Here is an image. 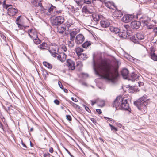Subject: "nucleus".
<instances>
[{"instance_id":"obj_1","label":"nucleus","mask_w":157,"mask_h":157,"mask_svg":"<svg viewBox=\"0 0 157 157\" xmlns=\"http://www.w3.org/2000/svg\"><path fill=\"white\" fill-rule=\"evenodd\" d=\"M93 60L94 69L95 74L100 76L99 72L102 74V77L106 80L114 82L118 76V72L110 64L105 60H102L95 67V63Z\"/></svg>"},{"instance_id":"obj_2","label":"nucleus","mask_w":157,"mask_h":157,"mask_svg":"<svg viewBox=\"0 0 157 157\" xmlns=\"http://www.w3.org/2000/svg\"><path fill=\"white\" fill-rule=\"evenodd\" d=\"M113 107H115L116 109H119L127 110L129 113L131 111L127 100L123 98L121 96H119L116 98L113 104Z\"/></svg>"},{"instance_id":"obj_3","label":"nucleus","mask_w":157,"mask_h":157,"mask_svg":"<svg viewBox=\"0 0 157 157\" xmlns=\"http://www.w3.org/2000/svg\"><path fill=\"white\" fill-rule=\"evenodd\" d=\"M147 98V96L144 95L134 102V105L143 114L146 113L147 112V105L148 103L147 101L146 100Z\"/></svg>"},{"instance_id":"obj_4","label":"nucleus","mask_w":157,"mask_h":157,"mask_svg":"<svg viewBox=\"0 0 157 157\" xmlns=\"http://www.w3.org/2000/svg\"><path fill=\"white\" fill-rule=\"evenodd\" d=\"M6 0H4L3 3V7L4 8L7 9V14L10 16H13L17 13V9L12 7V5L7 4L6 3Z\"/></svg>"},{"instance_id":"obj_5","label":"nucleus","mask_w":157,"mask_h":157,"mask_svg":"<svg viewBox=\"0 0 157 157\" xmlns=\"http://www.w3.org/2000/svg\"><path fill=\"white\" fill-rule=\"evenodd\" d=\"M51 23L53 26H60L64 21V18L61 16H56L51 20Z\"/></svg>"},{"instance_id":"obj_6","label":"nucleus","mask_w":157,"mask_h":157,"mask_svg":"<svg viewBox=\"0 0 157 157\" xmlns=\"http://www.w3.org/2000/svg\"><path fill=\"white\" fill-rule=\"evenodd\" d=\"M144 38V36L143 33H138L134 36H132L131 40L133 42L139 44V41L143 39Z\"/></svg>"},{"instance_id":"obj_7","label":"nucleus","mask_w":157,"mask_h":157,"mask_svg":"<svg viewBox=\"0 0 157 157\" xmlns=\"http://www.w3.org/2000/svg\"><path fill=\"white\" fill-rule=\"evenodd\" d=\"M118 35L120 37L125 39L128 40L130 39L132 35H131V33L125 30H124L123 32H119Z\"/></svg>"},{"instance_id":"obj_8","label":"nucleus","mask_w":157,"mask_h":157,"mask_svg":"<svg viewBox=\"0 0 157 157\" xmlns=\"http://www.w3.org/2000/svg\"><path fill=\"white\" fill-rule=\"evenodd\" d=\"M48 50L52 56L54 57H56L58 54L57 53L58 52V48L56 46H52L49 48Z\"/></svg>"},{"instance_id":"obj_9","label":"nucleus","mask_w":157,"mask_h":157,"mask_svg":"<svg viewBox=\"0 0 157 157\" xmlns=\"http://www.w3.org/2000/svg\"><path fill=\"white\" fill-rule=\"evenodd\" d=\"M134 18V16L132 15L125 14L122 18V21L125 23H128L130 22Z\"/></svg>"},{"instance_id":"obj_10","label":"nucleus","mask_w":157,"mask_h":157,"mask_svg":"<svg viewBox=\"0 0 157 157\" xmlns=\"http://www.w3.org/2000/svg\"><path fill=\"white\" fill-rule=\"evenodd\" d=\"M85 38L84 36L81 34L76 36L75 37V42L77 44H82L84 41Z\"/></svg>"},{"instance_id":"obj_11","label":"nucleus","mask_w":157,"mask_h":157,"mask_svg":"<svg viewBox=\"0 0 157 157\" xmlns=\"http://www.w3.org/2000/svg\"><path fill=\"white\" fill-rule=\"evenodd\" d=\"M29 2L35 6H39L41 7V10L42 11H44L45 9L42 6V4L40 2H38L39 0H29Z\"/></svg>"},{"instance_id":"obj_12","label":"nucleus","mask_w":157,"mask_h":157,"mask_svg":"<svg viewBox=\"0 0 157 157\" xmlns=\"http://www.w3.org/2000/svg\"><path fill=\"white\" fill-rule=\"evenodd\" d=\"M29 36L33 40L37 38V35L36 32L34 30L30 29L28 30Z\"/></svg>"},{"instance_id":"obj_13","label":"nucleus","mask_w":157,"mask_h":157,"mask_svg":"<svg viewBox=\"0 0 157 157\" xmlns=\"http://www.w3.org/2000/svg\"><path fill=\"white\" fill-rule=\"evenodd\" d=\"M74 62L70 59H68L67 61V65L68 67V69L71 70L75 69Z\"/></svg>"},{"instance_id":"obj_14","label":"nucleus","mask_w":157,"mask_h":157,"mask_svg":"<svg viewBox=\"0 0 157 157\" xmlns=\"http://www.w3.org/2000/svg\"><path fill=\"white\" fill-rule=\"evenodd\" d=\"M105 6L108 8L110 9L114 10L117 9V7L114 3L112 1H108L105 3Z\"/></svg>"},{"instance_id":"obj_15","label":"nucleus","mask_w":157,"mask_h":157,"mask_svg":"<svg viewBox=\"0 0 157 157\" xmlns=\"http://www.w3.org/2000/svg\"><path fill=\"white\" fill-rule=\"evenodd\" d=\"M141 25V23L139 21H134L131 22V26L134 29H137L139 28Z\"/></svg>"},{"instance_id":"obj_16","label":"nucleus","mask_w":157,"mask_h":157,"mask_svg":"<svg viewBox=\"0 0 157 157\" xmlns=\"http://www.w3.org/2000/svg\"><path fill=\"white\" fill-rule=\"evenodd\" d=\"M142 22L145 25L147 28L149 29H151L154 27V25L151 22H148L147 20H143Z\"/></svg>"},{"instance_id":"obj_17","label":"nucleus","mask_w":157,"mask_h":157,"mask_svg":"<svg viewBox=\"0 0 157 157\" xmlns=\"http://www.w3.org/2000/svg\"><path fill=\"white\" fill-rule=\"evenodd\" d=\"M139 76L137 75L136 74L132 72L130 75L129 80H131L132 81H135V80L137 81L139 80Z\"/></svg>"},{"instance_id":"obj_18","label":"nucleus","mask_w":157,"mask_h":157,"mask_svg":"<svg viewBox=\"0 0 157 157\" xmlns=\"http://www.w3.org/2000/svg\"><path fill=\"white\" fill-rule=\"evenodd\" d=\"M67 57V55L64 53L61 54L60 55L58 54L56 56L57 59L62 62H63L66 60Z\"/></svg>"},{"instance_id":"obj_19","label":"nucleus","mask_w":157,"mask_h":157,"mask_svg":"<svg viewBox=\"0 0 157 157\" xmlns=\"http://www.w3.org/2000/svg\"><path fill=\"white\" fill-rule=\"evenodd\" d=\"M100 24L102 27L105 28L108 27L110 23L108 20H101L100 21Z\"/></svg>"},{"instance_id":"obj_20","label":"nucleus","mask_w":157,"mask_h":157,"mask_svg":"<svg viewBox=\"0 0 157 157\" xmlns=\"http://www.w3.org/2000/svg\"><path fill=\"white\" fill-rule=\"evenodd\" d=\"M116 10L113 12V15L116 18H119L121 17L123 15V13L121 11L116 9Z\"/></svg>"},{"instance_id":"obj_21","label":"nucleus","mask_w":157,"mask_h":157,"mask_svg":"<svg viewBox=\"0 0 157 157\" xmlns=\"http://www.w3.org/2000/svg\"><path fill=\"white\" fill-rule=\"evenodd\" d=\"M121 73L124 78L126 79L128 78L129 74V71L126 68L123 69L121 71Z\"/></svg>"},{"instance_id":"obj_22","label":"nucleus","mask_w":157,"mask_h":157,"mask_svg":"<svg viewBox=\"0 0 157 157\" xmlns=\"http://www.w3.org/2000/svg\"><path fill=\"white\" fill-rule=\"evenodd\" d=\"M109 29L111 32L114 34L119 33L120 31V29L118 28L114 27L113 26H110L109 28Z\"/></svg>"},{"instance_id":"obj_23","label":"nucleus","mask_w":157,"mask_h":157,"mask_svg":"<svg viewBox=\"0 0 157 157\" xmlns=\"http://www.w3.org/2000/svg\"><path fill=\"white\" fill-rule=\"evenodd\" d=\"M47 44L45 42H44L42 44H40L38 47L41 50H47L48 48V47L47 46Z\"/></svg>"},{"instance_id":"obj_24","label":"nucleus","mask_w":157,"mask_h":157,"mask_svg":"<svg viewBox=\"0 0 157 157\" xmlns=\"http://www.w3.org/2000/svg\"><path fill=\"white\" fill-rule=\"evenodd\" d=\"M56 27L57 28V32L61 34H63V32L66 30V28L65 27L59 26Z\"/></svg>"},{"instance_id":"obj_25","label":"nucleus","mask_w":157,"mask_h":157,"mask_svg":"<svg viewBox=\"0 0 157 157\" xmlns=\"http://www.w3.org/2000/svg\"><path fill=\"white\" fill-rule=\"evenodd\" d=\"M82 11L83 13L89 14L92 13V12L87 8V6H85L82 9Z\"/></svg>"},{"instance_id":"obj_26","label":"nucleus","mask_w":157,"mask_h":157,"mask_svg":"<svg viewBox=\"0 0 157 157\" xmlns=\"http://www.w3.org/2000/svg\"><path fill=\"white\" fill-rule=\"evenodd\" d=\"M92 17L93 20L95 22L99 21L100 19V16L98 14H93L92 15Z\"/></svg>"},{"instance_id":"obj_27","label":"nucleus","mask_w":157,"mask_h":157,"mask_svg":"<svg viewBox=\"0 0 157 157\" xmlns=\"http://www.w3.org/2000/svg\"><path fill=\"white\" fill-rule=\"evenodd\" d=\"M76 34L75 31H72L70 33V40L71 41H74L75 36Z\"/></svg>"},{"instance_id":"obj_28","label":"nucleus","mask_w":157,"mask_h":157,"mask_svg":"<svg viewBox=\"0 0 157 157\" xmlns=\"http://www.w3.org/2000/svg\"><path fill=\"white\" fill-rule=\"evenodd\" d=\"M79 59L81 60H85L86 59L87 57V55L84 53H81L78 55Z\"/></svg>"},{"instance_id":"obj_29","label":"nucleus","mask_w":157,"mask_h":157,"mask_svg":"<svg viewBox=\"0 0 157 157\" xmlns=\"http://www.w3.org/2000/svg\"><path fill=\"white\" fill-rule=\"evenodd\" d=\"M91 44V42L90 41H86L82 45V46L84 48H86Z\"/></svg>"},{"instance_id":"obj_30","label":"nucleus","mask_w":157,"mask_h":157,"mask_svg":"<svg viewBox=\"0 0 157 157\" xmlns=\"http://www.w3.org/2000/svg\"><path fill=\"white\" fill-rule=\"evenodd\" d=\"M43 64L44 66L47 67L48 68L51 69L52 68V65L48 62L44 61L43 62Z\"/></svg>"},{"instance_id":"obj_31","label":"nucleus","mask_w":157,"mask_h":157,"mask_svg":"<svg viewBox=\"0 0 157 157\" xmlns=\"http://www.w3.org/2000/svg\"><path fill=\"white\" fill-rule=\"evenodd\" d=\"M83 51V50L82 48H78L76 50V53L77 55H78L79 54H81V52H82Z\"/></svg>"},{"instance_id":"obj_32","label":"nucleus","mask_w":157,"mask_h":157,"mask_svg":"<svg viewBox=\"0 0 157 157\" xmlns=\"http://www.w3.org/2000/svg\"><path fill=\"white\" fill-rule=\"evenodd\" d=\"M33 40L34 41V43L36 44H40L41 42V40L38 38V37L37 38H35L34 40Z\"/></svg>"},{"instance_id":"obj_33","label":"nucleus","mask_w":157,"mask_h":157,"mask_svg":"<svg viewBox=\"0 0 157 157\" xmlns=\"http://www.w3.org/2000/svg\"><path fill=\"white\" fill-rule=\"evenodd\" d=\"M68 44L69 47L72 48L74 45V41H69L68 42Z\"/></svg>"},{"instance_id":"obj_34","label":"nucleus","mask_w":157,"mask_h":157,"mask_svg":"<svg viewBox=\"0 0 157 157\" xmlns=\"http://www.w3.org/2000/svg\"><path fill=\"white\" fill-rule=\"evenodd\" d=\"M151 59L154 61H157V55H156L154 53H153L151 54Z\"/></svg>"},{"instance_id":"obj_35","label":"nucleus","mask_w":157,"mask_h":157,"mask_svg":"<svg viewBox=\"0 0 157 157\" xmlns=\"http://www.w3.org/2000/svg\"><path fill=\"white\" fill-rule=\"evenodd\" d=\"M81 1L83 2L84 3L89 4L91 3L92 0H80Z\"/></svg>"},{"instance_id":"obj_36","label":"nucleus","mask_w":157,"mask_h":157,"mask_svg":"<svg viewBox=\"0 0 157 157\" xmlns=\"http://www.w3.org/2000/svg\"><path fill=\"white\" fill-rule=\"evenodd\" d=\"M56 7L51 5V6L48 9V11L49 13L52 12L54 9L56 8Z\"/></svg>"},{"instance_id":"obj_37","label":"nucleus","mask_w":157,"mask_h":157,"mask_svg":"<svg viewBox=\"0 0 157 157\" xmlns=\"http://www.w3.org/2000/svg\"><path fill=\"white\" fill-rule=\"evenodd\" d=\"M123 29L124 30H125L126 31H128V30L130 29V27L128 25H125L123 26Z\"/></svg>"},{"instance_id":"obj_38","label":"nucleus","mask_w":157,"mask_h":157,"mask_svg":"<svg viewBox=\"0 0 157 157\" xmlns=\"http://www.w3.org/2000/svg\"><path fill=\"white\" fill-rule=\"evenodd\" d=\"M109 125L111 127V130H114L115 131H117V128L114 127L113 126L111 125V124H109Z\"/></svg>"},{"instance_id":"obj_39","label":"nucleus","mask_w":157,"mask_h":157,"mask_svg":"<svg viewBox=\"0 0 157 157\" xmlns=\"http://www.w3.org/2000/svg\"><path fill=\"white\" fill-rule=\"evenodd\" d=\"M21 17V15L19 16L16 19V23L18 25V26H19L20 25H21L19 23V21L20 20Z\"/></svg>"},{"instance_id":"obj_40","label":"nucleus","mask_w":157,"mask_h":157,"mask_svg":"<svg viewBox=\"0 0 157 157\" xmlns=\"http://www.w3.org/2000/svg\"><path fill=\"white\" fill-rule=\"evenodd\" d=\"M0 36L5 41L6 40V37L2 33H0Z\"/></svg>"},{"instance_id":"obj_41","label":"nucleus","mask_w":157,"mask_h":157,"mask_svg":"<svg viewBox=\"0 0 157 157\" xmlns=\"http://www.w3.org/2000/svg\"><path fill=\"white\" fill-rule=\"evenodd\" d=\"M50 156H52V155L48 152L44 153L43 154V156L44 157H50Z\"/></svg>"},{"instance_id":"obj_42","label":"nucleus","mask_w":157,"mask_h":157,"mask_svg":"<svg viewBox=\"0 0 157 157\" xmlns=\"http://www.w3.org/2000/svg\"><path fill=\"white\" fill-rule=\"evenodd\" d=\"M66 119L69 121H71L72 120V118L69 115H67L66 116Z\"/></svg>"},{"instance_id":"obj_43","label":"nucleus","mask_w":157,"mask_h":157,"mask_svg":"<svg viewBox=\"0 0 157 157\" xmlns=\"http://www.w3.org/2000/svg\"><path fill=\"white\" fill-rule=\"evenodd\" d=\"M58 84L60 87L62 89H64V87L62 84V83L60 81H59L58 82Z\"/></svg>"},{"instance_id":"obj_44","label":"nucleus","mask_w":157,"mask_h":157,"mask_svg":"<svg viewBox=\"0 0 157 157\" xmlns=\"http://www.w3.org/2000/svg\"><path fill=\"white\" fill-rule=\"evenodd\" d=\"M62 10H58L56 9L55 10L54 13H57L59 14V13H61L62 12Z\"/></svg>"},{"instance_id":"obj_45","label":"nucleus","mask_w":157,"mask_h":157,"mask_svg":"<svg viewBox=\"0 0 157 157\" xmlns=\"http://www.w3.org/2000/svg\"><path fill=\"white\" fill-rule=\"evenodd\" d=\"M104 117L105 119H106L107 121H110L112 122V121H114L113 119L109 117Z\"/></svg>"},{"instance_id":"obj_46","label":"nucleus","mask_w":157,"mask_h":157,"mask_svg":"<svg viewBox=\"0 0 157 157\" xmlns=\"http://www.w3.org/2000/svg\"><path fill=\"white\" fill-rule=\"evenodd\" d=\"M64 149L66 150V151L68 153L69 155L71 157H74L73 155H71V153L69 152L68 150L66 148H64Z\"/></svg>"},{"instance_id":"obj_47","label":"nucleus","mask_w":157,"mask_h":157,"mask_svg":"<svg viewBox=\"0 0 157 157\" xmlns=\"http://www.w3.org/2000/svg\"><path fill=\"white\" fill-rule=\"evenodd\" d=\"M21 142L23 146L25 147V148H24V149L25 150H26L27 148V147L26 146V145L23 143L22 140L21 141Z\"/></svg>"},{"instance_id":"obj_48","label":"nucleus","mask_w":157,"mask_h":157,"mask_svg":"<svg viewBox=\"0 0 157 157\" xmlns=\"http://www.w3.org/2000/svg\"><path fill=\"white\" fill-rule=\"evenodd\" d=\"M54 103L57 105H59L60 103L59 101L57 100L56 99L54 101Z\"/></svg>"},{"instance_id":"obj_49","label":"nucleus","mask_w":157,"mask_h":157,"mask_svg":"<svg viewBox=\"0 0 157 157\" xmlns=\"http://www.w3.org/2000/svg\"><path fill=\"white\" fill-rule=\"evenodd\" d=\"M84 107H85V109L86 110V111L88 112L89 113H90L91 112V111L90 110V109H89V107H88L85 106V105H84Z\"/></svg>"},{"instance_id":"obj_50","label":"nucleus","mask_w":157,"mask_h":157,"mask_svg":"<svg viewBox=\"0 0 157 157\" xmlns=\"http://www.w3.org/2000/svg\"><path fill=\"white\" fill-rule=\"evenodd\" d=\"M153 31L155 33V35L157 36V27L154 29Z\"/></svg>"},{"instance_id":"obj_51","label":"nucleus","mask_w":157,"mask_h":157,"mask_svg":"<svg viewBox=\"0 0 157 157\" xmlns=\"http://www.w3.org/2000/svg\"><path fill=\"white\" fill-rule=\"evenodd\" d=\"M70 103L71 105L73 104V106H74L75 107L79 108V106L78 105L75 104L73 103L72 102H71V103Z\"/></svg>"},{"instance_id":"obj_52","label":"nucleus","mask_w":157,"mask_h":157,"mask_svg":"<svg viewBox=\"0 0 157 157\" xmlns=\"http://www.w3.org/2000/svg\"><path fill=\"white\" fill-rule=\"evenodd\" d=\"M96 111L99 114H100L102 113L101 110L100 109H96Z\"/></svg>"},{"instance_id":"obj_53","label":"nucleus","mask_w":157,"mask_h":157,"mask_svg":"<svg viewBox=\"0 0 157 157\" xmlns=\"http://www.w3.org/2000/svg\"><path fill=\"white\" fill-rule=\"evenodd\" d=\"M54 150L52 147H50L49 149V152L51 153H52L53 152Z\"/></svg>"},{"instance_id":"obj_54","label":"nucleus","mask_w":157,"mask_h":157,"mask_svg":"<svg viewBox=\"0 0 157 157\" xmlns=\"http://www.w3.org/2000/svg\"><path fill=\"white\" fill-rule=\"evenodd\" d=\"M71 99L74 101H75V102H76L77 101H78V100L75 98H73V97H72Z\"/></svg>"},{"instance_id":"obj_55","label":"nucleus","mask_w":157,"mask_h":157,"mask_svg":"<svg viewBox=\"0 0 157 157\" xmlns=\"http://www.w3.org/2000/svg\"><path fill=\"white\" fill-rule=\"evenodd\" d=\"M91 120L92 122L95 124V123H96L95 121V120L94 119V118H91Z\"/></svg>"},{"instance_id":"obj_56","label":"nucleus","mask_w":157,"mask_h":157,"mask_svg":"<svg viewBox=\"0 0 157 157\" xmlns=\"http://www.w3.org/2000/svg\"><path fill=\"white\" fill-rule=\"evenodd\" d=\"M62 48L63 49V50L64 51L66 52L67 50V48L65 46H63Z\"/></svg>"},{"instance_id":"obj_57","label":"nucleus","mask_w":157,"mask_h":157,"mask_svg":"<svg viewBox=\"0 0 157 157\" xmlns=\"http://www.w3.org/2000/svg\"><path fill=\"white\" fill-rule=\"evenodd\" d=\"M80 65H81V63L80 62L78 61L76 63V66H79Z\"/></svg>"},{"instance_id":"obj_58","label":"nucleus","mask_w":157,"mask_h":157,"mask_svg":"<svg viewBox=\"0 0 157 157\" xmlns=\"http://www.w3.org/2000/svg\"><path fill=\"white\" fill-rule=\"evenodd\" d=\"M63 89L64 91L66 93H67L68 92V90L67 89Z\"/></svg>"},{"instance_id":"obj_59","label":"nucleus","mask_w":157,"mask_h":157,"mask_svg":"<svg viewBox=\"0 0 157 157\" xmlns=\"http://www.w3.org/2000/svg\"><path fill=\"white\" fill-rule=\"evenodd\" d=\"M91 101V102H92L91 105H94L95 104V103H96L95 101H94H94Z\"/></svg>"},{"instance_id":"obj_60","label":"nucleus","mask_w":157,"mask_h":157,"mask_svg":"<svg viewBox=\"0 0 157 157\" xmlns=\"http://www.w3.org/2000/svg\"><path fill=\"white\" fill-rule=\"evenodd\" d=\"M134 88V87H132L130 88V89H132V92H135V90H133V89Z\"/></svg>"},{"instance_id":"obj_61","label":"nucleus","mask_w":157,"mask_h":157,"mask_svg":"<svg viewBox=\"0 0 157 157\" xmlns=\"http://www.w3.org/2000/svg\"><path fill=\"white\" fill-rule=\"evenodd\" d=\"M3 126V125L2 124V123L0 121V127H2Z\"/></svg>"},{"instance_id":"obj_62","label":"nucleus","mask_w":157,"mask_h":157,"mask_svg":"<svg viewBox=\"0 0 157 157\" xmlns=\"http://www.w3.org/2000/svg\"><path fill=\"white\" fill-rule=\"evenodd\" d=\"M140 82H138V85H139V86H140L141 85H142V83L141 82H140V83H139Z\"/></svg>"},{"instance_id":"obj_63","label":"nucleus","mask_w":157,"mask_h":157,"mask_svg":"<svg viewBox=\"0 0 157 157\" xmlns=\"http://www.w3.org/2000/svg\"><path fill=\"white\" fill-rule=\"evenodd\" d=\"M99 139L100 140V141L104 142L103 140V139L102 138H99Z\"/></svg>"},{"instance_id":"obj_64","label":"nucleus","mask_w":157,"mask_h":157,"mask_svg":"<svg viewBox=\"0 0 157 157\" xmlns=\"http://www.w3.org/2000/svg\"><path fill=\"white\" fill-rule=\"evenodd\" d=\"M76 2L77 3V4L78 5H79V2H78L77 1H76Z\"/></svg>"}]
</instances>
